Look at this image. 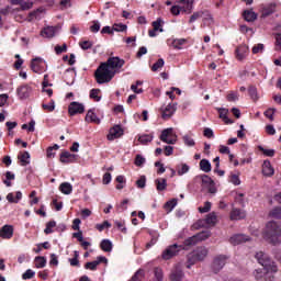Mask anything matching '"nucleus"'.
Listing matches in <instances>:
<instances>
[{"label":"nucleus","mask_w":281,"mask_h":281,"mask_svg":"<svg viewBox=\"0 0 281 281\" xmlns=\"http://www.w3.org/2000/svg\"><path fill=\"white\" fill-rule=\"evenodd\" d=\"M265 240L274 247L281 244V224L278 222H268L263 235Z\"/></svg>","instance_id":"obj_1"},{"label":"nucleus","mask_w":281,"mask_h":281,"mask_svg":"<svg viewBox=\"0 0 281 281\" xmlns=\"http://www.w3.org/2000/svg\"><path fill=\"white\" fill-rule=\"evenodd\" d=\"M115 77V70L106 67V64L102 63L94 72V78L98 85H104L105 82H111Z\"/></svg>","instance_id":"obj_2"},{"label":"nucleus","mask_w":281,"mask_h":281,"mask_svg":"<svg viewBox=\"0 0 281 281\" xmlns=\"http://www.w3.org/2000/svg\"><path fill=\"white\" fill-rule=\"evenodd\" d=\"M207 248L203 246L195 248L187 256V269H192L193 265H196V262H202V260H205V258H207Z\"/></svg>","instance_id":"obj_3"},{"label":"nucleus","mask_w":281,"mask_h":281,"mask_svg":"<svg viewBox=\"0 0 281 281\" xmlns=\"http://www.w3.org/2000/svg\"><path fill=\"white\" fill-rule=\"evenodd\" d=\"M256 260L268 271H278V266L271 260V257L263 251H258L255 256Z\"/></svg>","instance_id":"obj_4"},{"label":"nucleus","mask_w":281,"mask_h":281,"mask_svg":"<svg viewBox=\"0 0 281 281\" xmlns=\"http://www.w3.org/2000/svg\"><path fill=\"white\" fill-rule=\"evenodd\" d=\"M196 181H202L203 188H206L210 192V194H216V184L214 183V180L210 178L207 175H200L195 177Z\"/></svg>","instance_id":"obj_5"},{"label":"nucleus","mask_w":281,"mask_h":281,"mask_svg":"<svg viewBox=\"0 0 281 281\" xmlns=\"http://www.w3.org/2000/svg\"><path fill=\"white\" fill-rule=\"evenodd\" d=\"M181 251V246L173 244L167 247L161 255L162 260H170V258H175L177 254Z\"/></svg>","instance_id":"obj_6"},{"label":"nucleus","mask_w":281,"mask_h":281,"mask_svg":"<svg viewBox=\"0 0 281 281\" xmlns=\"http://www.w3.org/2000/svg\"><path fill=\"white\" fill-rule=\"evenodd\" d=\"M124 59L120 57H110L104 65H106L108 68H110L112 71H115V69H122L124 67Z\"/></svg>","instance_id":"obj_7"},{"label":"nucleus","mask_w":281,"mask_h":281,"mask_svg":"<svg viewBox=\"0 0 281 281\" xmlns=\"http://www.w3.org/2000/svg\"><path fill=\"white\" fill-rule=\"evenodd\" d=\"M160 140L165 144H177V136L172 133V128H167L161 132Z\"/></svg>","instance_id":"obj_8"},{"label":"nucleus","mask_w":281,"mask_h":281,"mask_svg":"<svg viewBox=\"0 0 281 281\" xmlns=\"http://www.w3.org/2000/svg\"><path fill=\"white\" fill-rule=\"evenodd\" d=\"M162 120H170L177 113V103H168L165 108L160 109Z\"/></svg>","instance_id":"obj_9"},{"label":"nucleus","mask_w":281,"mask_h":281,"mask_svg":"<svg viewBox=\"0 0 281 281\" xmlns=\"http://www.w3.org/2000/svg\"><path fill=\"white\" fill-rule=\"evenodd\" d=\"M31 69L34 74H43L45 71V61L41 57H35L31 60Z\"/></svg>","instance_id":"obj_10"},{"label":"nucleus","mask_w":281,"mask_h":281,"mask_svg":"<svg viewBox=\"0 0 281 281\" xmlns=\"http://www.w3.org/2000/svg\"><path fill=\"white\" fill-rule=\"evenodd\" d=\"M226 262H227V256L220 255L215 257L213 261V271L215 273H218V271H221V269L225 267Z\"/></svg>","instance_id":"obj_11"},{"label":"nucleus","mask_w":281,"mask_h":281,"mask_svg":"<svg viewBox=\"0 0 281 281\" xmlns=\"http://www.w3.org/2000/svg\"><path fill=\"white\" fill-rule=\"evenodd\" d=\"M14 236V226L12 225H4L0 228V238L4 240H10Z\"/></svg>","instance_id":"obj_12"},{"label":"nucleus","mask_w":281,"mask_h":281,"mask_svg":"<svg viewBox=\"0 0 281 281\" xmlns=\"http://www.w3.org/2000/svg\"><path fill=\"white\" fill-rule=\"evenodd\" d=\"M124 135V130H122V126L115 125L112 128H110V133L108 135L109 142H113V139H117Z\"/></svg>","instance_id":"obj_13"},{"label":"nucleus","mask_w":281,"mask_h":281,"mask_svg":"<svg viewBox=\"0 0 281 281\" xmlns=\"http://www.w3.org/2000/svg\"><path fill=\"white\" fill-rule=\"evenodd\" d=\"M178 5L180 7V10H182V12H186V14H190L194 8V0H179Z\"/></svg>","instance_id":"obj_14"},{"label":"nucleus","mask_w":281,"mask_h":281,"mask_svg":"<svg viewBox=\"0 0 281 281\" xmlns=\"http://www.w3.org/2000/svg\"><path fill=\"white\" fill-rule=\"evenodd\" d=\"M68 113L69 115H78V113H85V105L74 101L68 106Z\"/></svg>","instance_id":"obj_15"},{"label":"nucleus","mask_w":281,"mask_h":281,"mask_svg":"<svg viewBox=\"0 0 281 281\" xmlns=\"http://www.w3.org/2000/svg\"><path fill=\"white\" fill-rule=\"evenodd\" d=\"M249 54V46L240 45L235 50V56L237 60H245Z\"/></svg>","instance_id":"obj_16"},{"label":"nucleus","mask_w":281,"mask_h":281,"mask_svg":"<svg viewBox=\"0 0 281 281\" xmlns=\"http://www.w3.org/2000/svg\"><path fill=\"white\" fill-rule=\"evenodd\" d=\"M16 93L21 100H25L30 98V94L32 93V87H30V85H23L16 89Z\"/></svg>","instance_id":"obj_17"},{"label":"nucleus","mask_w":281,"mask_h":281,"mask_svg":"<svg viewBox=\"0 0 281 281\" xmlns=\"http://www.w3.org/2000/svg\"><path fill=\"white\" fill-rule=\"evenodd\" d=\"M183 270L181 267L176 266L175 269L171 270L169 279L171 281H182L183 280Z\"/></svg>","instance_id":"obj_18"},{"label":"nucleus","mask_w":281,"mask_h":281,"mask_svg":"<svg viewBox=\"0 0 281 281\" xmlns=\"http://www.w3.org/2000/svg\"><path fill=\"white\" fill-rule=\"evenodd\" d=\"M249 240V236L237 234L229 238L231 245H243V243H247Z\"/></svg>","instance_id":"obj_19"},{"label":"nucleus","mask_w":281,"mask_h":281,"mask_svg":"<svg viewBox=\"0 0 281 281\" xmlns=\"http://www.w3.org/2000/svg\"><path fill=\"white\" fill-rule=\"evenodd\" d=\"M274 173H276V170L271 166V161L265 160L262 164V175L265 177H273Z\"/></svg>","instance_id":"obj_20"},{"label":"nucleus","mask_w":281,"mask_h":281,"mask_svg":"<svg viewBox=\"0 0 281 281\" xmlns=\"http://www.w3.org/2000/svg\"><path fill=\"white\" fill-rule=\"evenodd\" d=\"M276 12V3H269L261 8V16H271Z\"/></svg>","instance_id":"obj_21"},{"label":"nucleus","mask_w":281,"mask_h":281,"mask_svg":"<svg viewBox=\"0 0 281 281\" xmlns=\"http://www.w3.org/2000/svg\"><path fill=\"white\" fill-rule=\"evenodd\" d=\"M60 161L61 164H74V161H76V155L69 151H64L60 154Z\"/></svg>","instance_id":"obj_22"},{"label":"nucleus","mask_w":281,"mask_h":281,"mask_svg":"<svg viewBox=\"0 0 281 281\" xmlns=\"http://www.w3.org/2000/svg\"><path fill=\"white\" fill-rule=\"evenodd\" d=\"M196 243H199V240L196 239V235H194L192 237L187 238L183 245H180V247L181 249H184L186 251H188V249H190V247H194Z\"/></svg>","instance_id":"obj_23"},{"label":"nucleus","mask_w":281,"mask_h":281,"mask_svg":"<svg viewBox=\"0 0 281 281\" xmlns=\"http://www.w3.org/2000/svg\"><path fill=\"white\" fill-rule=\"evenodd\" d=\"M41 36H43L44 38H54V36H56V27H44V30L41 32Z\"/></svg>","instance_id":"obj_24"},{"label":"nucleus","mask_w":281,"mask_h":281,"mask_svg":"<svg viewBox=\"0 0 281 281\" xmlns=\"http://www.w3.org/2000/svg\"><path fill=\"white\" fill-rule=\"evenodd\" d=\"M176 171L179 177H183V175H188V172H190V166H188V164L181 162L177 165Z\"/></svg>","instance_id":"obj_25"},{"label":"nucleus","mask_w":281,"mask_h":281,"mask_svg":"<svg viewBox=\"0 0 281 281\" xmlns=\"http://www.w3.org/2000/svg\"><path fill=\"white\" fill-rule=\"evenodd\" d=\"M245 216H246L245 212L239 209H234L231 212L232 221H240V220L245 218Z\"/></svg>","instance_id":"obj_26"},{"label":"nucleus","mask_w":281,"mask_h":281,"mask_svg":"<svg viewBox=\"0 0 281 281\" xmlns=\"http://www.w3.org/2000/svg\"><path fill=\"white\" fill-rule=\"evenodd\" d=\"M155 183H156V189L158 192H164V190H166V188H168V182H167L166 178L156 179Z\"/></svg>","instance_id":"obj_27"},{"label":"nucleus","mask_w":281,"mask_h":281,"mask_svg":"<svg viewBox=\"0 0 281 281\" xmlns=\"http://www.w3.org/2000/svg\"><path fill=\"white\" fill-rule=\"evenodd\" d=\"M21 199H23V193L21 191L15 192V198L14 193H9L7 195V201H9V203H18Z\"/></svg>","instance_id":"obj_28"},{"label":"nucleus","mask_w":281,"mask_h":281,"mask_svg":"<svg viewBox=\"0 0 281 281\" xmlns=\"http://www.w3.org/2000/svg\"><path fill=\"white\" fill-rule=\"evenodd\" d=\"M102 251L111 252L113 251V243L110 239H103L100 244Z\"/></svg>","instance_id":"obj_29"},{"label":"nucleus","mask_w":281,"mask_h":281,"mask_svg":"<svg viewBox=\"0 0 281 281\" xmlns=\"http://www.w3.org/2000/svg\"><path fill=\"white\" fill-rule=\"evenodd\" d=\"M18 159L20 160L21 166H27L30 164V153L29 151L20 153L18 156Z\"/></svg>","instance_id":"obj_30"},{"label":"nucleus","mask_w":281,"mask_h":281,"mask_svg":"<svg viewBox=\"0 0 281 281\" xmlns=\"http://www.w3.org/2000/svg\"><path fill=\"white\" fill-rule=\"evenodd\" d=\"M59 190L63 194H71V192H74V187L69 182H63L59 186Z\"/></svg>","instance_id":"obj_31"},{"label":"nucleus","mask_w":281,"mask_h":281,"mask_svg":"<svg viewBox=\"0 0 281 281\" xmlns=\"http://www.w3.org/2000/svg\"><path fill=\"white\" fill-rule=\"evenodd\" d=\"M200 169L202 172H212V164L207 159H202L200 161Z\"/></svg>","instance_id":"obj_32"},{"label":"nucleus","mask_w":281,"mask_h":281,"mask_svg":"<svg viewBox=\"0 0 281 281\" xmlns=\"http://www.w3.org/2000/svg\"><path fill=\"white\" fill-rule=\"evenodd\" d=\"M244 19L248 23H254V21H256V19H258V14H256V12H254V11H245Z\"/></svg>","instance_id":"obj_33"},{"label":"nucleus","mask_w":281,"mask_h":281,"mask_svg":"<svg viewBox=\"0 0 281 281\" xmlns=\"http://www.w3.org/2000/svg\"><path fill=\"white\" fill-rule=\"evenodd\" d=\"M205 223L206 225H209V227H214V225H216V213H210L209 215H206L205 217Z\"/></svg>","instance_id":"obj_34"},{"label":"nucleus","mask_w":281,"mask_h":281,"mask_svg":"<svg viewBox=\"0 0 281 281\" xmlns=\"http://www.w3.org/2000/svg\"><path fill=\"white\" fill-rule=\"evenodd\" d=\"M86 122H93L94 124H100V119H98V115H95L93 111L89 110L86 114Z\"/></svg>","instance_id":"obj_35"},{"label":"nucleus","mask_w":281,"mask_h":281,"mask_svg":"<svg viewBox=\"0 0 281 281\" xmlns=\"http://www.w3.org/2000/svg\"><path fill=\"white\" fill-rule=\"evenodd\" d=\"M151 281H164V270L161 268H154V279Z\"/></svg>","instance_id":"obj_36"},{"label":"nucleus","mask_w":281,"mask_h":281,"mask_svg":"<svg viewBox=\"0 0 281 281\" xmlns=\"http://www.w3.org/2000/svg\"><path fill=\"white\" fill-rule=\"evenodd\" d=\"M188 43V40L186 38H177L172 41V47L175 49H183V45Z\"/></svg>","instance_id":"obj_37"},{"label":"nucleus","mask_w":281,"mask_h":281,"mask_svg":"<svg viewBox=\"0 0 281 281\" xmlns=\"http://www.w3.org/2000/svg\"><path fill=\"white\" fill-rule=\"evenodd\" d=\"M47 265V259L45 257H35L36 269H44Z\"/></svg>","instance_id":"obj_38"},{"label":"nucleus","mask_w":281,"mask_h":281,"mask_svg":"<svg viewBox=\"0 0 281 281\" xmlns=\"http://www.w3.org/2000/svg\"><path fill=\"white\" fill-rule=\"evenodd\" d=\"M153 138H154L153 134H144L138 137V142H140V144L146 146V144H150V142H153Z\"/></svg>","instance_id":"obj_39"},{"label":"nucleus","mask_w":281,"mask_h":281,"mask_svg":"<svg viewBox=\"0 0 281 281\" xmlns=\"http://www.w3.org/2000/svg\"><path fill=\"white\" fill-rule=\"evenodd\" d=\"M101 90L100 89H92L90 90V99L94 100V102H100L102 97H100Z\"/></svg>","instance_id":"obj_40"},{"label":"nucleus","mask_w":281,"mask_h":281,"mask_svg":"<svg viewBox=\"0 0 281 281\" xmlns=\"http://www.w3.org/2000/svg\"><path fill=\"white\" fill-rule=\"evenodd\" d=\"M263 271H265L263 281H273V280H276V277H273V273H278V271H272V270L265 269V268H263Z\"/></svg>","instance_id":"obj_41"},{"label":"nucleus","mask_w":281,"mask_h":281,"mask_svg":"<svg viewBox=\"0 0 281 281\" xmlns=\"http://www.w3.org/2000/svg\"><path fill=\"white\" fill-rule=\"evenodd\" d=\"M164 207L167 212H172L177 207V199L169 200L165 203Z\"/></svg>","instance_id":"obj_42"},{"label":"nucleus","mask_w":281,"mask_h":281,"mask_svg":"<svg viewBox=\"0 0 281 281\" xmlns=\"http://www.w3.org/2000/svg\"><path fill=\"white\" fill-rule=\"evenodd\" d=\"M144 276H145L144 269H138L130 281H142L144 280Z\"/></svg>","instance_id":"obj_43"},{"label":"nucleus","mask_w":281,"mask_h":281,"mask_svg":"<svg viewBox=\"0 0 281 281\" xmlns=\"http://www.w3.org/2000/svg\"><path fill=\"white\" fill-rule=\"evenodd\" d=\"M220 117L224 120L225 124H234V121L227 117V109H220Z\"/></svg>","instance_id":"obj_44"},{"label":"nucleus","mask_w":281,"mask_h":281,"mask_svg":"<svg viewBox=\"0 0 281 281\" xmlns=\"http://www.w3.org/2000/svg\"><path fill=\"white\" fill-rule=\"evenodd\" d=\"M269 216H271V218L281 220V206L272 209L269 213Z\"/></svg>","instance_id":"obj_45"},{"label":"nucleus","mask_w":281,"mask_h":281,"mask_svg":"<svg viewBox=\"0 0 281 281\" xmlns=\"http://www.w3.org/2000/svg\"><path fill=\"white\" fill-rule=\"evenodd\" d=\"M210 236H212V233L210 231H203V232L199 233L198 235H195L198 243H199V240H207V238H210Z\"/></svg>","instance_id":"obj_46"},{"label":"nucleus","mask_w":281,"mask_h":281,"mask_svg":"<svg viewBox=\"0 0 281 281\" xmlns=\"http://www.w3.org/2000/svg\"><path fill=\"white\" fill-rule=\"evenodd\" d=\"M151 25L156 32H164V29L161 27V25H164V21L161 18H158L156 21H154Z\"/></svg>","instance_id":"obj_47"},{"label":"nucleus","mask_w":281,"mask_h":281,"mask_svg":"<svg viewBox=\"0 0 281 281\" xmlns=\"http://www.w3.org/2000/svg\"><path fill=\"white\" fill-rule=\"evenodd\" d=\"M248 93H249L251 100H254V102H257V100H258V89H256V87H254V86H250L248 88Z\"/></svg>","instance_id":"obj_48"},{"label":"nucleus","mask_w":281,"mask_h":281,"mask_svg":"<svg viewBox=\"0 0 281 281\" xmlns=\"http://www.w3.org/2000/svg\"><path fill=\"white\" fill-rule=\"evenodd\" d=\"M202 13H203L202 19L204 23H207L209 25L213 23L212 14L210 13V11L202 10Z\"/></svg>","instance_id":"obj_49"},{"label":"nucleus","mask_w":281,"mask_h":281,"mask_svg":"<svg viewBox=\"0 0 281 281\" xmlns=\"http://www.w3.org/2000/svg\"><path fill=\"white\" fill-rule=\"evenodd\" d=\"M74 254H75V257L69 259L70 266L80 267V261L78 260V257L80 256V254L78 252V250H75Z\"/></svg>","instance_id":"obj_50"},{"label":"nucleus","mask_w":281,"mask_h":281,"mask_svg":"<svg viewBox=\"0 0 281 281\" xmlns=\"http://www.w3.org/2000/svg\"><path fill=\"white\" fill-rule=\"evenodd\" d=\"M53 227H56V221H49L46 224V228L44 229V233L45 234H54Z\"/></svg>","instance_id":"obj_51"},{"label":"nucleus","mask_w":281,"mask_h":281,"mask_svg":"<svg viewBox=\"0 0 281 281\" xmlns=\"http://www.w3.org/2000/svg\"><path fill=\"white\" fill-rule=\"evenodd\" d=\"M165 61L164 58L158 59L153 66H151V71H159L161 67H164Z\"/></svg>","instance_id":"obj_52"},{"label":"nucleus","mask_w":281,"mask_h":281,"mask_svg":"<svg viewBox=\"0 0 281 281\" xmlns=\"http://www.w3.org/2000/svg\"><path fill=\"white\" fill-rule=\"evenodd\" d=\"M182 139H183L186 146L192 147V146H195V144H196V143L194 142V138H192V136H190V135H184V136L182 137Z\"/></svg>","instance_id":"obj_53"},{"label":"nucleus","mask_w":281,"mask_h":281,"mask_svg":"<svg viewBox=\"0 0 281 281\" xmlns=\"http://www.w3.org/2000/svg\"><path fill=\"white\" fill-rule=\"evenodd\" d=\"M35 276H36V272H34V270L27 269V270L22 274V279H24V280H32V278H34Z\"/></svg>","instance_id":"obj_54"},{"label":"nucleus","mask_w":281,"mask_h":281,"mask_svg":"<svg viewBox=\"0 0 281 281\" xmlns=\"http://www.w3.org/2000/svg\"><path fill=\"white\" fill-rule=\"evenodd\" d=\"M109 227H111V223H109V221H104L102 224L95 225V229H98V232H104V229H109Z\"/></svg>","instance_id":"obj_55"},{"label":"nucleus","mask_w":281,"mask_h":281,"mask_svg":"<svg viewBox=\"0 0 281 281\" xmlns=\"http://www.w3.org/2000/svg\"><path fill=\"white\" fill-rule=\"evenodd\" d=\"M203 18V11H196L194 12L190 19H189V23H194V21H198V19H202Z\"/></svg>","instance_id":"obj_56"},{"label":"nucleus","mask_w":281,"mask_h":281,"mask_svg":"<svg viewBox=\"0 0 281 281\" xmlns=\"http://www.w3.org/2000/svg\"><path fill=\"white\" fill-rule=\"evenodd\" d=\"M42 109H44V111H49L52 113V111H54V109H56L54 100H50L49 103H43Z\"/></svg>","instance_id":"obj_57"},{"label":"nucleus","mask_w":281,"mask_h":281,"mask_svg":"<svg viewBox=\"0 0 281 281\" xmlns=\"http://www.w3.org/2000/svg\"><path fill=\"white\" fill-rule=\"evenodd\" d=\"M255 279L257 281H265V270L257 269L255 271Z\"/></svg>","instance_id":"obj_58"},{"label":"nucleus","mask_w":281,"mask_h":281,"mask_svg":"<svg viewBox=\"0 0 281 281\" xmlns=\"http://www.w3.org/2000/svg\"><path fill=\"white\" fill-rule=\"evenodd\" d=\"M127 26L125 24H114L112 26L113 32H126Z\"/></svg>","instance_id":"obj_59"},{"label":"nucleus","mask_w":281,"mask_h":281,"mask_svg":"<svg viewBox=\"0 0 281 281\" xmlns=\"http://www.w3.org/2000/svg\"><path fill=\"white\" fill-rule=\"evenodd\" d=\"M79 45L83 50L91 49V47H93V43H91L90 41L80 42Z\"/></svg>","instance_id":"obj_60"},{"label":"nucleus","mask_w":281,"mask_h":281,"mask_svg":"<svg viewBox=\"0 0 281 281\" xmlns=\"http://www.w3.org/2000/svg\"><path fill=\"white\" fill-rule=\"evenodd\" d=\"M100 22L99 21H92V25L90 26V31L93 32L94 34L100 32Z\"/></svg>","instance_id":"obj_61"},{"label":"nucleus","mask_w":281,"mask_h":281,"mask_svg":"<svg viewBox=\"0 0 281 281\" xmlns=\"http://www.w3.org/2000/svg\"><path fill=\"white\" fill-rule=\"evenodd\" d=\"M276 114V109L270 108L268 109L263 115H266L268 117V120H271V122H273V115Z\"/></svg>","instance_id":"obj_62"},{"label":"nucleus","mask_w":281,"mask_h":281,"mask_svg":"<svg viewBox=\"0 0 281 281\" xmlns=\"http://www.w3.org/2000/svg\"><path fill=\"white\" fill-rule=\"evenodd\" d=\"M85 269H90V271H95L98 269V262L90 261L85 265Z\"/></svg>","instance_id":"obj_63"},{"label":"nucleus","mask_w":281,"mask_h":281,"mask_svg":"<svg viewBox=\"0 0 281 281\" xmlns=\"http://www.w3.org/2000/svg\"><path fill=\"white\" fill-rule=\"evenodd\" d=\"M137 188H146V176H142L137 181H136Z\"/></svg>","instance_id":"obj_64"}]
</instances>
